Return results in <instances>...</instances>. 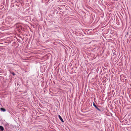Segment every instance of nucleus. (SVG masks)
Segmentation results:
<instances>
[{
    "label": "nucleus",
    "mask_w": 131,
    "mask_h": 131,
    "mask_svg": "<svg viewBox=\"0 0 131 131\" xmlns=\"http://www.w3.org/2000/svg\"><path fill=\"white\" fill-rule=\"evenodd\" d=\"M13 19V17H10L6 18L5 19V21L7 24H12L14 22Z\"/></svg>",
    "instance_id": "nucleus-1"
},
{
    "label": "nucleus",
    "mask_w": 131,
    "mask_h": 131,
    "mask_svg": "<svg viewBox=\"0 0 131 131\" xmlns=\"http://www.w3.org/2000/svg\"><path fill=\"white\" fill-rule=\"evenodd\" d=\"M16 28L18 30H20L22 29V26L18 23H17L16 24Z\"/></svg>",
    "instance_id": "nucleus-2"
},
{
    "label": "nucleus",
    "mask_w": 131,
    "mask_h": 131,
    "mask_svg": "<svg viewBox=\"0 0 131 131\" xmlns=\"http://www.w3.org/2000/svg\"><path fill=\"white\" fill-rule=\"evenodd\" d=\"M13 17L14 22L18 21L17 20H19V19H20L19 17L15 16H14Z\"/></svg>",
    "instance_id": "nucleus-3"
},
{
    "label": "nucleus",
    "mask_w": 131,
    "mask_h": 131,
    "mask_svg": "<svg viewBox=\"0 0 131 131\" xmlns=\"http://www.w3.org/2000/svg\"><path fill=\"white\" fill-rule=\"evenodd\" d=\"M120 78L121 80L122 81V80H123L125 79V77L124 76V75L122 74L120 75Z\"/></svg>",
    "instance_id": "nucleus-4"
},
{
    "label": "nucleus",
    "mask_w": 131,
    "mask_h": 131,
    "mask_svg": "<svg viewBox=\"0 0 131 131\" xmlns=\"http://www.w3.org/2000/svg\"><path fill=\"white\" fill-rule=\"evenodd\" d=\"M58 116L59 118L60 119V120H61V121L62 123H63L64 122V121L63 119L61 117V116L60 115H59Z\"/></svg>",
    "instance_id": "nucleus-5"
},
{
    "label": "nucleus",
    "mask_w": 131,
    "mask_h": 131,
    "mask_svg": "<svg viewBox=\"0 0 131 131\" xmlns=\"http://www.w3.org/2000/svg\"><path fill=\"white\" fill-rule=\"evenodd\" d=\"M100 107V106L98 105H96V106L95 107L97 110L98 111L100 112H101V110L99 108V107Z\"/></svg>",
    "instance_id": "nucleus-6"
},
{
    "label": "nucleus",
    "mask_w": 131,
    "mask_h": 131,
    "mask_svg": "<svg viewBox=\"0 0 131 131\" xmlns=\"http://www.w3.org/2000/svg\"><path fill=\"white\" fill-rule=\"evenodd\" d=\"M0 110L2 111H3V112H5L6 111V110L3 108H0Z\"/></svg>",
    "instance_id": "nucleus-7"
},
{
    "label": "nucleus",
    "mask_w": 131,
    "mask_h": 131,
    "mask_svg": "<svg viewBox=\"0 0 131 131\" xmlns=\"http://www.w3.org/2000/svg\"><path fill=\"white\" fill-rule=\"evenodd\" d=\"M0 131H3L4 130V127L2 126H0Z\"/></svg>",
    "instance_id": "nucleus-8"
},
{
    "label": "nucleus",
    "mask_w": 131,
    "mask_h": 131,
    "mask_svg": "<svg viewBox=\"0 0 131 131\" xmlns=\"http://www.w3.org/2000/svg\"><path fill=\"white\" fill-rule=\"evenodd\" d=\"M10 73H12L14 76L15 75V74L14 72H12Z\"/></svg>",
    "instance_id": "nucleus-9"
},
{
    "label": "nucleus",
    "mask_w": 131,
    "mask_h": 131,
    "mask_svg": "<svg viewBox=\"0 0 131 131\" xmlns=\"http://www.w3.org/2000/svg\"><path fill=\"white\" fill-rule=\"evenodd\" d=\"M93 106L95 107V106H96V105L95 104V103L94 102H93Z\"/></svg>",
    "instance_id": "nucleus-10"
},
{
    "label": "nucleus",
    "mask_w": 131,
    "mask_h": 131,
    "mask_svg": "<svg viewBox=\"0 0 131 131\" xmlns=\"http://www.w3.org/2000/svg\"><path fill=\"white\" fill-rule=\"evenodd\" d=\"M93 106L95 107V106H96V105L95 104V103L94 102H93Z\"/></svg>",
    "instance_id": "nucleus-11"
},
{
    "label": "nucleus",
    "mask_w": 131,
    "mask_h": 131,
    "mask_svg": "<svg viewBox=\"0 0 131 131\" xmlns=\"http://www.w3.org/2000/svg\"><path fill=\"white\" fill-rule=\"evenodd\" d=\"M113 54H114V53H113Z\"/></svg>",
    "instance_id": "nucleus-12"
}]
</instances>
